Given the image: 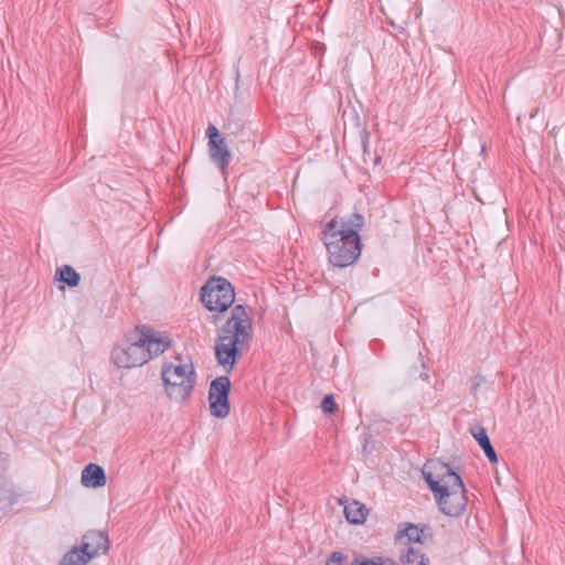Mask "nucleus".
<instances>
[{"instance_id":"aec40b11","label":"nucleus","mask_w":565,"mask_h":565,"mask_svg":"<svg viewBox=\"0 0 565 565\" xmlns=\"http://www.w3.org/2000/svg\"><path fill=\"white\" fill-rule=\"evenodd\" d=\"M230 318H248L247 308L243 305L234 306Z\"/></svg>"},{"instance_id":"f03ea898","label":"nucleus","mask_w":565,"mask_h":565,"mask_svg":"<svg viewBox=\"0 0 565 565\" xmlns=\"http://www.w3.org/2000/svg\"><path fill=\"white\" fill-rule=\"evenodd\" d=\"M423 476L445 515L459 516L463 513L468 503L467 490L461 477L450 465L431 461L423 470Z\"/></svg>"},{"instance_id":"1a4fd4ad","label":"nucleus","mask_w":565,"mask_h":565,"mask_svg":"<svg viewBox=\"0 0 565 565\" xmlns=\"http://www.w3.org/2000/svg\"><path fill=\"white\" fill-rule=\"evenodd\" d=\"M82 552L86 554V559L106 553L109 548V541L106 533L102 531H89L82 539Z\"/></svg>"},{"instance_id":"4468645a","label":"nucleus","mask_w":565,"mask_h":565,"mask_svg":"<svg viewBox=\"0 0 565 565\" xmlns=\"http://www.w3.org/2000/svg\"><path fill=\"white\" fill-rule=\"evenodd\" d=\"M55 278L72 288L77 287L81 280L78 273L70 265L57 268Z\"/></svg>"},{"instance_id":"9b49d317","label":"nucleus","mask_w":565,"mask_h":565,"mask_svg":"<svg viewBox=\"0 0 565 565\" xmlns=\"http://www.w3.org/2000/svg\"><path fill=\"white\" fill-rule=\"evenodd\" d=\"M470 433L478 443V445L480 446V448L483 450L484 456L488 458V460L492 463H497L498 456L484 427L480 425L473 426L470 428Z\"/></svg>"},{"instance_id":"5701e85b","label":"nucleus","mask_w":565,"mask_h":565,"mask_svg":"<svg viewBox=\"0 0 565 565\" xmlns=\"http://www.w3.org/2000/svg\"><path fill=\"white\" fill-rule=\"evenodd\" d=\"M477 390H478V384H476V385L473 386V391H477Z\"/></svg>"},{"instance_id":"412c9836","label":"nucleus","mask_w":565,"mask_h":565,"mask_svg":"<svg viewBox=\"0 0 565 565\" xmlns=\"http://www.w3.org/2000/svg\"><path fill=\"white\" fill-rule=\"evenodd\" d=\"M356 565H383L382 557H379L377 561L367 558L365 556H356L355 557Z\"/></svg>"},{"instance_id":"2eb2a0df","label":"nucleus","mask_w":565,"mask_h":565,"mask_svg":"<svg viewBox=\"0 0 565 565\" xmlns=\"http://www.w3.org/2000/svg\"><path fill=\"white\" fill-rule=\"evenodd\" d=\"M329 222H335L343 225L341 228L343 231H353L354 233H359L364 225V217L360 213H353L348 220L333 217Z\"/></svg>"},{"instance_id":"a211bd4d","label":"nucleus","mask_w":565,"mask_h":565,"mask_svg":"<svg viewBox=\"0 0 565 565\" xmlns=\"http://www.w3.org/2000/svg\"><path fill=\"white\" fill-rule=\"evenodd\" d=\"M321 409L326 414H333L337 411V404L331 394L324 395L321 402Z\"/></svg>"},{"instance_id":"20e7f679","label":"nucleus","mask_w":565,"mask_h":565,"mask_svg":"<svg viewBox=\"0 0 565 565\" xmlns=\"http://www.w3.org/2000/svg\"><path fill=\"white\" fill-rule=\"evenodd\" d=\"M343 225L327 222L321 231L329 263L334 267L353 265L361 255V237L353 231H343Z\"/></svg>"},{"instance_id":"f3484780","label":"nucleus","mask_w":565,"mask_h":565,"mask_svg":"<svg viewBox=\"0 0 565 565\" xmlns=\"http://www.w3.org/2000/svg\"><path fill=\"white\" fill-rule=\"evenodd\" d=\"M423 530L418 529L417 525L408 523L404 530H401L396 534V540L407 539V543H420V535Z\"/></svg>"},{"instance_id":"0eeeda50","label":"nucleus","mask_w":565,"mask_h":565,"mask_svg":"<svg viewBox=\"0 0 565 565\" xmlns=\"http://www.w3.org/2000/svg\"><path fill=\"white\" fill-rule=\"evenodd\" d=\"M230 392L231 380L226 375L218 376L211 382L207 399L212 416L216 418H225L230 414Z\"/></svg>"},{"instance_id":"6e6552de","label":"nucleus","mask_w":565,"mask_h":565,"mask_svg":"<svg viewBox=\"0 0 565 565\" xmlns=\"http://www.w3.org/2000/svg\"><path fill=\"white\" fill-rule=\"evenodd\" d=\"M211 159L225 171L231 161V152L227 149L224 138L218 134L215 126L210 125L206 129Z\"/></svg>"},{"instance_id":"7ed1b4c3","label":"nucleus","mask_w":565,"mask_h":565,"mask_svg":"<svg viewBox=\"0 0 565 565\" xmlns=\"http://www.w3.org/2000/svg\"><path fill=\"white\" fill-rule=\"evenodd\" d=\"M253 320H226L215 342V359L218 365L231 373L253 339Z\"/></svg>"},{"instance_id":"f8f14e48","label":"nucleus","mask_w":565,"mask_h":565,"mask_svg":"<svg viewBox=\"0 0 565 565\" xmlns=\"http://www.w3.org/2000/svg\"><path fill=\"white\" fill-rule=\"evenodd\" d=\"M344 514L350 523L360 524L364 522L367 515V509L364 504L353 501L344 508Z\"/></svg>"},{"instance_id":"f257e3e1","label":"nucleus","mask_w":565,"mask_h":565,"mask_svg":"<svg viewBox=\"0 0 565 565\" xmlns=\"http://www.w3.org/2000/svg\"><path fill=\"white\" fill-rule=\"evenodd\" d=\"M171 344L168 332L137 324L114 347L110 359L118 369L139 367L166 352Z\"/></svg>"},{"instance_id":"423d86ee","label":"nucleus","mask_w":565,"mask_h":565,"mask_svg":"<svg viewBox=\"0 0 565 565\" xmlns=\"http://www.w3.org/2000/svg\"><path fill=\"white\" fill-rule=\"evenodd\" d=\"M200 299L210 311L223 312L234 303L235 291L227 279L213 277L201 288Z\"/></svg>"},{"instance_id":"dca6fc26","label":"nucleus","mask_w":565,"mask_h":565,"mask_svg":"<svg viewBox=\"0 0 565 565\" xmlns=\"http://www.w3.org/2000/svg\"><path fill=\"white\" fill-rule=\"evenodd\" d=\"M90 559H86V554L82 552V547H74L67 552L62 561L61 565H86Z\"/></svg>"},{"instance_id":"ddd939ff","label":"nucleus","mask_w":565,"mask_h":565,"mask_svg":"<svg viewBox=\"0 0 565 565\" xmlns=\"http://www.w3.org/2000/svg\"><path fill=\"white\" fill-rule=\"evenodd\" d=\"M399 561L403 564L409 565L415 563H417V565H429V558L413 546H408L405 551L401 552Z\"/></svg>"},{"instance_id":"39448f33","label":"nucleus","mask_w":565,"mask_h":565,"mask_svg":"<svg viewBox=\"0 0 565 565\" xmlns=\"http://www.w3.org/2000/svg\"><path fill=\"white\" fill-rule=\"evenodd\" d=\"M174 360L178 363L163 362L161 380L169 399L175 403H185L189 401L196 383L195 369L191 361L183 363L181 355H177Z\"/></svg>"},{"instance_id":"6ab92c4d","label":"nucleus","mask_w":565,"mask_h":565,"mask_svg":"<svg viewBox=\"0 0 565 565\" xmlns=\"http://www.w3.org/2000/svg\"><path fill=\"white\" fill-rule=\"evenodd\" d=\"M348 556L342 552L334 551L328 557L326 565H347Z\"/></svg>"},{"instance_id":"4be33fe9","label":"nucleus","mask_w":565,"mask_h":565,"mask_svg":"<svg viewBox=\"0 0 565 565\" xmlns=\"http://www.w3.org/2000/svg\"><path fill=\"white\" fill-rule=\"evenodd\" d=\"M552 136L554 137V139L557 138V131H556V128H553L552 131H551Z\"/></svg>"},{"instance_id":"9d476101","label":"nucleus","mask_w":565,"mask_h":565,"mask_svg":"<svg viewBox=\"0 0 565 565\" xmlns=\"http://www.w3.org/2000/svg\"><path fill=\"white\" fill-rule=\"evenodd\" d=\"M82 484L87 488H100L106 484V475L104 469L96 465L89 463L82 471Z\"/></svg>"}]
</instances>
